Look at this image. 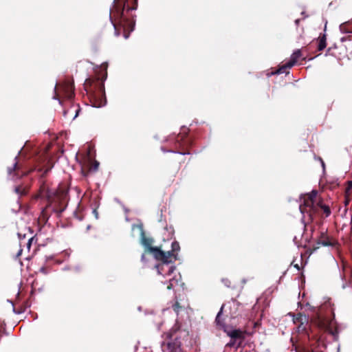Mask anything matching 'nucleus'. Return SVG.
Returning a JSON list of instances; mask_svg holds the SVG:
<instances>
[{"instance_id": "1", "label": "nucleus", "mask_w": 352, "mask_h": 352, "mask_svg": "<svg viewBox=\"0 0 352 352\" xmlns=\"http://www.w3.org/2000/svg\"><path fill=\"white\" fill-rule=\"evenodd\" d=\"M180 250L179 244L177 241H174L171 243V250L168 252H164L163 257H159L155 258L156 260L160 261L161 263L156 265L157 273L162 275L164 278H166L165 280H162L161 282L163 284H168V289H175V288L179 285H183L182 283V278L179 274H173L175 270V261L177 260V252Z\"/></svg>"}, {"instance_id": "2", "label": "nucleus", "mask_w": 352, "mask_h": 352, "mask_svg": "<svg viewBox=\"0 0 352 352\" xmlns=\"http://www.w3.org/2000/svg\"><path fill=\"white\" fill-rule=\"evenodd\" d=\"M223 305L217 314L215 323L217 327L223 331L230 338V340L226 344L227 347L238 349L241 346L245 339V336H252L255 333V329L261 325L259 321L250 320L245 327V329L234 328L232 326L225 324L223 319L221 318L223 314Z\"/></svg>"}, {"instance_id": "3", "label": "nucleus", "mask_w": 352, "mask_h": 352, "mask_svg": "<svg viewBox=\"0 0 352 352\" xmlns=\"http://www.w3.org/2000/svg\"><path fill=\"white\" fill-rule=\"evenodd\" d=\"M309 306L313 311H316L314 316V322L321 329L329 331L333 336L334 339L338 336V330L337 329H333L334 325L335 315L333 308L331 307L330 302L324 303L317 310L315 307H311L309 303L306 305Z\"/></svg>"}, {"instance_id": "4", "label": "nucleus", "mask_w": 352, "mask_h": 352, "mask_svg": "<svg viewBox=\"0 0 352 352\" xmlns=\"http://www.w3.org/2000/svg\"><path fill=\"white\" fill-rule=\"evenodd\" d=\"M185 333L176 323L162 338L161 343L162 352H182V338Z\"/></svg>"}, {"instance_id": "5", "label": "nucleus", "mask_w": 352, "mask_h": 352, "mask_svg": "<svg viewBox=\"0 0 352 352\" xmlns=\"http://www.w3.org/2000/svg\"><path fill=\"white\" fill-rule=\"evenodd\" d=\"M118 0L113 1V5L112 8L111 9V13L109 15L110 19L112 20L111 13L113 14L114 17H116L120 24L122 25L124 28H128L131 31L134 30L135 27V20L133 19H129L125 15V6L126 3V1L124 2V5L120 7L117 4Z\"/></svg>"}, {"instance_id": "6", "label": "nucleus", "mask_w": 352, "mask_h": 352, "mask_svg": "<svg viewBox=\"0 0 352 352\" xmlns=\"http://www.w3.org/2000/svg\"><path fill=\"white\" fill-rule=\"evenodd\" d=\"M189 129L183 126L181 127V132L175 135H170L166 141L170 145L175 148L188 147L192 145L193 141L188 137Z\"/></svg>"}, {"instance_id": "7", "label": "nucleus", "mask_w": 352, "mask_h": 352, "mask_svg": "<svg viewBox=\"0 0 352 352\" xmlns=\"http://www.w3.org/2000/svg\"><path fill=\"white\" fill-rule=\"evenodd\" d=\"M318 192L313 190L309 195L307 199H304L303 204H300L299 210L302 214V221L304 223L305 214L309 216L311 221L313 220L312 210H314V204L317 196Z\"/></svg>"}, {"instance_id": "8", "label": "nucleus", "mask_w": 352, "mask_h": 352, "mask_svg": "<svg viewBox=\"0 0 352 352\" xmlns=\"http://www.w3.org/2000/svg\"><path fill=\"white\" fill-rule=\"evenodd\" d=\"M153 239L152 238L146 237L144 231L141 233V243L147 250L151 253L155 258H162L164 256V252L158 247H152Z\"/></svg>"}, {"instance_id": "9", "label": "nucleus", "mask_w": 352, "mask_h": 352, "mask_svg": "<svg viewBox=\"0 0 352 352\" xmlns=\"http://www.w3.org/2000/svg\"><path fill=\"white\" fill-rule=\"evenodd\" d=\"M301 56V52L300 50H295L290 56V60L285 64L280 66L278 69L272 72V75L281 74H289L288 69L292 67L297 62L298 59Z\"/></svg>"}, {"instance_id": "10", "label": "nucleus", "mask_w": 352, "mask_h": 352, "mask_svg": "<svg viewBox=\"0 0 352 352\" xmlns=\"http://www.w3.org/2000/svg\"><path fill=\"white\" fill-rule=\"evenodd\" d=\"M230 304V314L231 318H242L246 316L244 307L236 300H232Z\"/></svg>"}, {"instance_id": "11", "label": "nucleus", "mask_w": 352, "mask_h": 352, "mask_svg": "<svg viewBox=\"0 0 352 352\" xmlns=\"http://www.w3.org/2000/svg\"><path fill=\"white\" fill-rule=\"evenodd\" d=\"M314 45L317 46L318 52L322 51L327 46L326 34H323L322 36H319L318 38L313 40L309 45V47Z\"/></svg>"}, {"instance_id": "12", "label": "nucleus", "mask_w": 352, "mask_h": 352, "mask_svg": "<svg viewBox=\"0 0 352 352\" xmlns=\"http://www.w3.org/2000/svg\"><path fill=\"white\" fill-rule=\"evenodd\" d=\"M320 245L322 246H331L333 245L329 236L327 235L326 231L320 232V236L317 241V246L315 248H318Z\"/></svg>"}, {"instance_id": "13", "label": "nucleus", "mask_w": 352, "mask_h": 352, "mask_svg": "<svg viewBox=\"0 0 352 352\" xmlns=\"http://www.w3.org/2000/svg\"><path fill=\"white\" fill-rule=\"evenodd\" d=\"M63 89L65 91V94L66 95V97L72 100L74 96V85L72 82L67 81L64 83V85H62Z\"/></svg>"}, {"instance_id": "14", "label": "nucleus", "mask_w": 352, "mask_h": 352, "mask_svg": "<svg viewBox=\"0 0 352 352\" xmlns=\"http://www.w3.org/2000/svg\"><path fill=\"white\" fill-rule=\"evenodd\" d=\"M340 30L343 34H352V27L349 22H345L340 24Z\"/></svg>"}, {"instance_id": "15", "label": "nucleus", "mask_w": 352, "mask_h": 352, "mask_svg": "<svg viewBox=\"0 0 352 352\" xmlns=\"http://www.w3.org/2000/svg\"><path fill=\"white\" fill-rule=\"evenodd\" d=\"M308 327H309L308 321L307 322L302 321L299 324H298L297 331L299 333H305L308 334V330H307Z\"/></svg>"}, {"instance_id": "16", "label": "nucleus", "mask_w": 352, "mask_h": 352, "mask_svg": "<svg viewBox=\"0 0 352 352\" xmlns=\"http://www.w3.org/2000/svg\"><path fill=\"white\" fill-rule=\"evenodd\" d=\"M293 318L294 322L296 324H299L302 321L307 322L308 318V317H307L305 314H302L300 313L297 314L296 315H293Z\"/></svg>"}, {"instance_id": "17", "label": "nucleus", "mask_w": 352, "mask_h": 352, "mask_svg": "<svg viewBox=\"0 0 352 352\" xmlns=\"http://www.w3.org/2000/svg\"><path fill=\"white\" fill-rule=\"evenodd\" d=\"M165 232L164 235L166 237L168 240L171 239L175 234V230L173 226H166L165 228Z\"/></svg>"}, {"instance_id": "18", "label": "nucleus", "mask_w": 352, "mask_h": 352, "mask_svg": "<svg viewBox=\"0 0 352 352\" xmlns=\"http://www.w3.org/2000/svg\"><path fill=\"white\" fill-rule=\"evenodd\" d=\"M20 153H21V151H19L18 155L14 157V163L12 164V166L8 168V173L9 175L12 174L16 170V169L18 166V157H19Z\"/></svg>"}, {"instance_id": "19", "label": "nucleus", "mask_w": 352, "mask_h": 352, "mask_svg": "<svg viewBox=\"0 0 352 352\" xmlns=\"http://www.w3.org/2000/svg\"><path fill=\"white\" fill-rule=\"evenodd\" d=\"M161 150L164 153H177V154L182 155L190 154V153L189 151H174L173 149H166L164 146L161 147Z\"/></svg>"}, {"instance_id": "20", "label": "nucleus", "mask_w": 352, "mask_h": 352, "mask_svg": "<svg viewBox=\"0 0 352 352\" xmlns=\"http://www.w3.org/2000/svg\"><path fill=\"white\" fill-rule=\"evenodd\" d=\"M318 205L320 206L321 209H322L326 217H328L331 215V212L329 206L322 204H319Z\"/></svg>"}, {"instance_id": "21", "label": "nucleus", "mask_w": 352, "mask_h": 352, "mask_svg": "<svg viewBox=\"0 0 352 352\" xmlns=\"http://www.w3.org/2000/svg\"><path fill=\"white\" fill-rule=\"evenodd\" d=\"M352 190V180L347 181L346 183L344 195L347 197L349 195H351V191Z\"/></svg>"}, {"instance_id": "22", "label": "nucleus", "mask_w": 352, "mask_h": 352, "mask_svg": "<svg viewBox=\"0 0 352 352\" xmlns=\"http://www.w3.org/2000/svg\"><path fill=\"white\" fill-rule=\"evenodd\" d=\"M171 308L173 310V311L175 313L177 316L179 315V312L182 309V307L179 305V304L177 301H176L175 302L172 304Z\"/></svg>"}, {"instance_id": "23", "label": "nucleus", "mask_w": 352, "mask_h": 352, "mask_svg": "<svg viewBox=\"0 0 352 352\" xmlns=\"http://www.w3.org/2000/svg\"><path fill=\"white\" fill-rule=\"evenodd\" d=\"M14 192L19 195V197L23 196L26 194L25 189H22L21 186H15Z\"/></svg>"}, {"instance_id": "24", "label": "nucleus", "mask_w": 352, "mask_h": 352, "mask_svg": "<svg viewBox=\"0 0 352 352\" xmlns=\"http://www.w3.org/2000/svg\"><path fill=\"white\" fill-rule=\"evenodd\" d=\"M106 104V100L105 99H101L99 102H94L91 104L94 107H101Z\"/></svg>"}, {"instance_id": "25", "label": "nucleus", "mask_w": 352, "mask_h": 352, "mask_svg": "<svg viewBox=\"0 0 352 352\" xmlns=\"http://www.w3.org/2000/svg\"><path fill=\"white\" fill-rule=\"evenodd\" d=\"M76 109L75 110V115H74L73 119H75L77 116H78V115L81 111V109H80L79 104H76Z\"/></svg>"}, {"instance_id": "26", "label": "nucleus", "mask_w": 352, "mask_h": 352, "mask_svg": "<svg viewBox=\"0 0 352 352\" xmlns=\"http://www.w3.org/2000/svg\"><path fill=\"white\" fill-rule=\"evenodd\" d=\"M57 87H58V83L56 82L55 86H54V96H53V99L54 100H58L59 101V102L60 103V100L58 98V96H57V94H56V89H57Z\"/></svg>"}, {"instance_id": "27", "label": "nucleus", "mask_w": 352, "mask_h": 352, "mask_svg": "<svg viewBox=\"0 0 352 352\" xmlns=\"http://www.w3.org/2000/svg\"><path fill=\"white\" fill-rule=\"evenodd\" d=\"M351 195H349L347 197L344 196V205L347 206L349 204V202L351 201Z\"/></svg>"}, {"instance_id": "28", "label": "nucleus", "mask_w": 352, "mask_h": 352, "mask_svg": "<svg viewBox=\"0 0 352 352\" xmlns=\"http://www.w3.org/2000/svg\"><path fill=\"white\" fill-rule=\"evenodd\" d=\"M33 240H34V237H31V238H30L28 239V241L27 242V244H26L28 249L30 248L31 245H32V242Z\"/></svg>"}, {"instance_id": "29", "label": "nucleus", "mask_w": 352, "mask_h": 352, "mask_svg": "<svg viewBox=\"0 0 352 352\" xmlns=\"http://www.w3.org/2000/svg\"><path fill=\"white\" fill-rule=\"evenodd\" d=\"M98 166H99V162L97 161H95L93 168H92V170L94 171L97 170L98 168Z\"/></svg>"}, {"instance_id": "30", "label": "nucleus", "mask_w": 352, "mask_h": 352, "mask_svg": "<svg viewBox=\"0 0 352 352\" xmlns=\"http://www.w3.org/2000/svg\"><path fill=\"white\" fill-rule=\"evenodd\" d=\"M93 214H94L96 219H98V212L97 211V208H95L93 209V211H92Z\"/></svg>"}, {"instance_id": "31", "label": "nucleus", "mask_w": 352, "mask_h": 352, "mask_svg": "<svg viewBox=\"0 0 352 352\" xmlns=\"http://www.w3.org/2000/svg\"><path fill=\"white\" fill-rule=\"evenodd\" d=\"M349 37H350V35H348V36H343L340 38V41L341 42H344L347 40H349Z\"/></svg>"}, {"instance_id": "32", "label": "nucleus", "mask_w": 352, "mask_h": 352, "mask_svg": "<svg viewBox=\"0 0 352 352\" xmlns=\"http://www.w3.org/2000/svg\"><path fill=\"white\" fill-rule=\"evenodd\" d=\"M349 37H350V35H348V36H343L340 38V41L341 42H344L347 40H349Z\"/></svg>"}, {"instance_id": "33", "label": "nucleus", "mask_w": 352, "mask_h": 352, "mask_svg": "<svg viewBox=\"0 0 352 352\" xmlns=\"http://www.w3.org/2000/svg\"><path fill=\"white\" fill-rule=\"evenodd\" d=\"M136 8H137V6H134V7H128L127 10H126V12L133 10H135Z\"/></svg>"}, {"instance_id": "34", "label": "nucleus", "mask_w": 352, "mask_h": 352, "mask_svg": "<svg viewBox=\"0 0 352 352\" xmlns=\"http://www.w3.org/2000/svg\"><path fill=\"white\" fill-rule=\"evenodd\" d=\"M18 237L19 240H21L22 239H25V234L22 235L21 233H18Z\"/></svg>"}, {"instance_id": "35", "label": "nucleus", "mask_w": 352, "mask_h": 352, "mask_svg": "<svg viewBox=\"0 0 352 352\" xmlns=\"http://www.w3.org/2000/svg\"><path fill=\"white\" fill-rule=\"evenodd\" d=\"M170 307H168L166 309H163V314H166V312H170Z\"/></svg>"}, {"instance_id": "36", "label": "nucleus", "mask_w": 352, "mask_h": 352, "mask_svg": "<svg viewBox=\"0 0 352 352\" xmlns=\"http://www.w3.org/2000/svg\"><path fill=\"white\" fill-rule=\"evenodd\" d=\"M141 261L142 262H146V257H145V254H142V256H141Z\"/></svg>"}, {"instance_id": "37", "label": "nucleus", "mask_w": 352, "mask_h": 352, "mask_svg": "<svg viewBox=\"0 0 352 352\" xmlns=\"http://www.w3.org/2000/svg\"><path fill=\"white\" fill-rule=\"evenodd\" d=\"M40 271L44 274H46L47 272H46V270L44 267H42L41 269H40Z\"/></svg>"}, {"instance_id": "38", "label": "nucleus", "mask_w": 352, "mask_h": 352, "mask_svg": "<svg viewBox=\"0 0 352 352\" xmlns=\"http://www.w3.org/2000/svg\"><path fill=\"white\" fill-rule=\"evenodd\" d=\"M300 20L299 19H297L295 20L294 22H295L296 25H297V26L298 25V24L300 23Z\"/></svg>"}, {"instance_id": "39", "label": "nucleus", "mask_w": 352, "mask_h": 352, "mask_svg": "<svg viewBox=\"0 0 352 352\" xmlns=\"http://www.w3.org/2000/svg\"><path fill=\"white\" fill-rule=\"evenodd\" d=\"M320 160L321 162L322 166L323 167V168H324V162H323V160L321 158H320Z\"/></svg>"}, {"instance_id": "40", "label": "nucleus", "mask_w": 352, "mask_h": 352, "mask_svg": "<svg viewBox=\"0 0 352 352\" xmlns=\"http://www.w3.org/2000/svg\"><path fill=\"white\" fill-rule=\"evenodd\" d=\"M21 252H22V250H19V252L17 253V256L21 255Z\"/></svg>"}, {"instance_id": "41", "label": "nucleus", "mask_w": 352, "mask_h": 352, "mask_svg": "<svg viewBox=\"0 0 352 352\" xmlns=\"http://www.w3.org/2000/svg\"><path fill=\"white\" fill-rule=\"evenodd\" d=\"M63 211V210H60V211H58V213H61ZM56 212H58V211H56Z\"/></svg>"}, {"instance_id": "42", "label": "nucleus", "mask_w": 352, "mask_h": 352, "mask_svg": "<svg viewBox=\"0 0 352 352\" xmlns=\"http://www.w3.org/2000/svg\"><path fill=\"white\" fill-rule=\"evenodd\" d=\"M295 267H296L298 270H299L298 265H295Z\"/></svg>"}, {"instance_id": "43", "label": "nucleus", "mask_w": 352, "mask_h": 352, "mask_svg": "<svg viewBox=\"0 0 352 352\" xmlns=\"http://www.w3.org/2000/svg\"><path fill=\"white\" fill-rule=\"evenodd\" d=\"M128 36H129L128 35H124L125 38H127Z\"/></svg>"}, {"instance_id": "44", "label": "nucleus", "mask_w": 352, "mask_h": 352, "mask_svg": "<svg viewBox=\"0 0 352 352\" xmlns=\"http://www.w3.org/2000/svg\"><path fill=\"white\" fill-rule=\"evenodd\" d=\"M90 227H91L90 226H88L87 229H90Z\"/></svg>"}]
</instances>
